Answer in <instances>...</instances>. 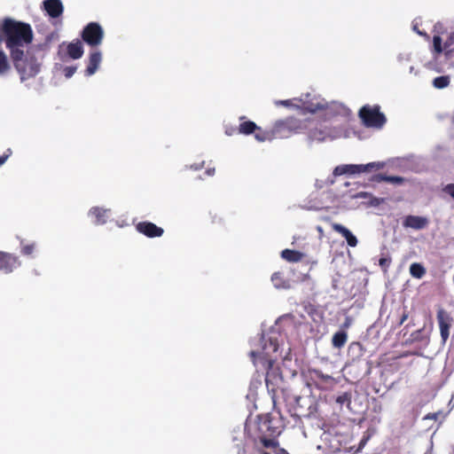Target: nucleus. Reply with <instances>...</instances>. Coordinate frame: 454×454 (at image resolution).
<instances>
[{"mask_svg": "<svg viewBox=\"0 0 454 454\" xmlns=\"http://www.w3.org/2000/svg\"><path fill=\"white\" fill-rule=\"evenodd\" d=\"M108 210L95 207L90 210V214L95 218L96 224H104L106 223Z\"/></svg>", "mask_w": 454, "mask_h": 454, "instance_id": "18", "label": "nucleus"}, {"mask_svg": "<svg viewBox=\"0 0 454 454\" xmlns=\"http://www.w3.org/2000/svg\"><path fill=\"white\" fill-rule=\"evenodd\" d=\"M102 56L100 51H95L90 54L88 66L85 69V75L90 76L96 73L101 62Z\"/></svg>", "mask_w": 454, "mask_h": 454, "instance_id": "15", "label": "nucleus"}, {"mask_svg": "<svg viewBox=\"0 0 454 454\" xmlns=\"http://www.w3.org/2000/svg\"><path fill=\"white\" fill-rule=\"evenodd\" d=\"M250 356L252 357L254 364L256 365L258 363H260L266 370V386L269 389L270 388L271 390H274V381H277L278 379L281 380L279 374L276 373L273 370L275 361L263 352L251 351Z\"/></svg>", "mask_w": 454, "mask_h": 454, "instance_id": "3", "label": "nucleus"}, {"mask_svg": "<svg viewBox=\"0 0 454 454\" xmlns=\"http://www.w3.org/2000/svg\"><path fill=\"white\" fill-rule=\"evenodd\" d=\"M333 175L334 176L347 175V166L346 165L337 166L333 170Z\"/></svg>", "mask_w": 454, "mask_h": 454, "instance_id": "34", "label": "nucleus"}, {"mask_svg": "<svg viewBox=\"0 0 454 454\" xmlns=\"http://www.w3.org/2000/svg\"><path fill=\"white\" fill-rule=\"evenodd\" d=\"M253 134H254L255 139L259 142L276 139L272 127L269 130H263L261 127L257 126V129Z\"/></svg>", "mask_w": 454, "mask_h": 454, "instance_id": "19", "label": "nucleus"}, {"mask_svg": "<svg viewBox=\"0 0 454 454\" xmlns=\"http://www.w3.org/2000/svg\"><path fill=\"white\" fill-rule=\"evenodd\" d=\"M43 9L51 18H59L62 15L64 6L60 0H44Z\"/></svg>", "mask_w": 454, "mask_h": 454, "instance_id": "12", "label": "nucleus"}, {"mask_svg": "<svg viewBox=\"0 0 454 454\" xmlns=\"http://www.w3.org/2000/svg\"><path fill=\"white\" fill-rule=\"evenodd\" d=\"M12 150L9 148L7 149L3 155L0 156V166H2L3 164L5 163V161L7 160V159L12 155Z\"/></svg>", "mask_w": 454, "mask_h": 454, "instance_id": "35", "label": "nucleus"}, {"mask_svg": "<svg viewBox=\"0 0 454 454\" xmlns=\"http://www.w3.org/2000/svg\"><path fill=\"white\" fill-rule=\"evenodd\" d=\"M304 309L305 311L307 312V314L314 320L316 321V317L318 316V310L317 309L312 305V304H308V305H305L304 306Z\"/></svg>", "mask_w": 454, "mask_h": 454, "instance_id": "30", "label": "nucleus"}, {"mask_svg": "<svg viewBox=\"0 0 454 454\" xmlns=\"http://www.w3.org/2000/svg\"><path fill=\"white\" fill-rule=\"evenodd\" d=\"M347 166V175H355L363 172L372 171L373 168L380 169L385 166L384 162H370L368 164H348Z\"/></svg>", "mask_w": 454, "mask_h": 454, "instance_id": "11", "label": "nucleus"}, {"mask_svg": "<svg viewBox=\"0 0 454 454\" xmlns=\"http://www.w3.org/2000/svg\"><path fill=\"white\" fill-rule=\"evenodd\" d=\"M36 248L35 243L27 244L23 240L20 241V253L25 256L32 255Z\"/></svg>", "mask_w": 454, "mask_h": 454, "instance_id": "24", "label": "nucleus"}, {"mask_svg": "<svg viewBox=\"0 0 454 454\" xmlns=\"http://www.w3.org/2000/svg\"><path fill=\"white\" fill-rule=\"evenodd\" d=\"M303 109L308 112L314 114L319 110H324L327 107V103L324 100L314 102H305L303 103Z\"/></svg>", "mask_w": 454, "mask_h": 454, "instance_id": "21", "label": "nucleus"}, {"mask_svg": "<svg viewBox=\"0 0 454 454\" xmlns=\"http://www.w3.org/2000/svg\"><path fill=\"white\" fill-rule=\"evenodd\" d=\"M404 182V178L397 176H387V182L395 184H402Z\"/></svg>", "mask_w": 454, "mask_h": 454, "instance_id": "32", "label": "nucleus"}, {"mask_svg": "<svg viewBox=\"0 0 454 454\" xmlns=\"http://www.w3.org/2000/svg\"><path fill=\"white\" fill-rule=\"evenodd\" d=\"M83 46L81 41L69 43L67 46V53L72 59H79L83 55Z\"/></svg>", "mask_w": 454, "mask_h": 454, "instance_id": "16", "label": "nucleus"}, {"mask_svg": "<svg viewBox=\"0 0 454 454\" xmlns=\"http://www.w3.org/2000/svg\"><path fill=\"white\" fill-rule=\"evenodd\" d=\"M429 220L426 216L419 215H407L403 221L404 228H411L413 230H423L428 226Z\"/></svg>", "mask_w": 454, "mask_h": 454, "instance_id": "10", "label": "nucleus"}, {"mask_svg": "<svg viewBox=\"0 0 454 454\" xmlns=\"http://www.w3.org/2000/svg\"><path fill=\"white\" fill-rule=\"evenodd\" d=\"M367 193L366 192H359L356 195V198H366L367 197Z\"/></svg>", "mask_w": 454, "mask_h": 454, "instance_id": "42", "label": "nucleus"}, {"mask_svg": "<svg viewBox=\"0 0 454 454\" xmlns=\"http://www.w3.org/2000/svg\"><path fill=\"white\" fill-rule=\"evenodd\" d=\"M454 44V32L451 33L447 40L444 42V50L446 51V55L452 51L450 47Z\"/></svg>", "mask_w": 454, "mask_h": 454, "instance_id": "31", "label": "nucleus"}, {"mask_svg": "<svg viewBox=\"0 0 454 454\" xmlns=\"http://www.w3.org/2000/svg\"><path fill=\"white\" fill-rule=\"evenodd\" d=\"M332 228L336 232L340 233L342 237H344L347 240V243L349 247H356L357 245V239L355 235L345 226L340 223H333Z\"/></svg>", "mask_w": 454, "mask_h": 454, "instance_id": "14", "label": "nucleus"}, {"mask_svg": "<svg viewBox=\"0 0 454 454\" xmlns=\"http://www.w3.org/2000/svg\"><path fill=\"white\" fill-rule=\"evenodd\" d=\"M348 325H349V324H348V322H346V323L344 324V326H345V327H348Z\"/></svg>", "mask_w": 454, "mask_h": 454, "instance_id": "44", "label": "nucleus"}, {"mask_svg": "<svg viewBox=\"0 0 454 454\" xmlns=\"http://www.w3.org/2000/svg\"><path fill=\"white\" fill-rule=\"evenodd\" d=\"M136 230L148 238L161 237L164 231L151 222L144 221L136 225Z\"/></svg>", "mask_w": 454, "mask_h": 454, "instance_id": "9", "label": "nucleus"}, {"mask_svg": "<svg viewBox=\"0 0 454 454\" xmlns=\"http://www.w3.org/2000/svg\"><path fill=\"white\" fill-rule=\"evenodd\" d=\"M239 454H243V453H239Z\"/></svg>", "mask_w": 454, "mask_h": 454, "instance_id": "45", "label": "nucleus"}, {"mask_svg": "<svg viewBox=\"0 0 454 454\" xmlns=\"http://www.w3.org/2000/svg\"><path fill=\"white\" fill-rule=\"evenodd\" d=\"M411 274L418 278L423 277L426 273L425 268L419 263H412L410 267Z\"/></svg>", "mask_w": 454, "mask_h": 454, "instance_id": "27", "label": "nucleus"}, {"mask_svg": "<svg viewBox=\"0 0 454 454\" xmlns=\"http://www.w3.org/2000/svg\"><path fill=\"white\" fill-rule=\"evenodd\" d=\"M246 430L254 445L251 454H288L279 447L277 437L281 429L273 425L270 416H259L254 422L246 425Z\"/></svg>", "mask_w": 454, "mask_h": 454, "instance_id": "1", "label": "nucleus"}, {"mask_svg": "<svg viewBox=\"0 0 454 454\" xmlns=\"http://www.w3.org/2000/svg\"><path fill=\"white\" fill-rule=\"evenodd\" d=\"M372 180L376 182H387V175L377 174L373 176Z\"/></svg>", "mask_w": 454, "mask_h": 454, "instance_id": "37", "label": "nucleus"}, {"mask_svg": "<svg viewBox=\"0 0 454 454\" xmlns=\"http://www.w3.org/2000/svg\"><path fill=\"white\" fill-rule=\"evenodd\" d=\"M450 84V76H438L433 80V86L436 89H444Z\"/></svg>", "mask_w": 454, "mask_h": 454, "instance_id": "25", "label": "nucleus"}, {"mask_svg": "<svg viewBox=\"0 0 454 454\" xmlns=\"http://www.w3.org/2000/svg\"><path fill=\"white\" fill-rule=\"evenodd\" d=\"M275 138H287L294 134L301 133L307 129L305 120H301L294 116H289L282 120H278L272 126Z\"/></svg>", "mask_w": 454, "mask_h": 454, "instance_id": "2", "label": "nucleus"}, {"mask_svg": "<svg viewBox=\"0 0 454 454\" xmlns=\"http://www.w3.org/2000/svg\"><path fill=\"white\" fill-rule=\"evenodd\" d=\"M271 280H272V281L281 280V273H280V272H275V273L271 276Z\"/></svg>", "mask_w": 454, "mask_h": 454, "instance_id": "41", "label": "nucleus"}, {"mask_svg": "<svg viewBox=\"0 0 454 454\" xmlns=\"http://www.w3.org/2000/svg\"><path fill=\"white\" fill-rule=\"evenodd\" d=\"M437 321L442 340L445 342L450 336V330L454 323V317L450 312L439 307L437 309Z\"/></svg>", "mask_w": 454, "mask_h": 454, "instance_id": "7", "label": "nucleus"}, {"mask_svg": "<svg viewBox=\"0 0 454 454\" xmlns=\"http://www.w3.org/2000/svg\"><path fill=\"white\" fill-rule=\"evenodd\" d=\"M359 117L369 128H381L386 123L385 115L380 113V106H364L359 110Z\"/></svg>", "mask_w": 454, "mask_h": 454, "instance_id": "4", "label": "nucleus"}, {"mask_svg": "<svg viewBox=\"0 0 454 454\" xmlns=\"http://www.w3.org/2000/svg\"><path fill=\"white\" fill-rule=\"evenodd\" d=\"M75 72H76V67H74V66L65 67L63 69V74L66 78H71Z\"/></svg>", "mask_w": 454, "mask_h": 454, "instance_id": "33", "label": "nucleus"}, {"mask_svg": "<svg viewBox=\"0 0 454 454\" xmlns=\"http://www.w3.org/2000/svg\"><path fill=\"white\" fill-rule=\"evenodd\" d=\"M309 137L311 140H317V141H324L325 140V133L321 129H310L309 133Z\"/></svg>", "mask_w": 454, "mask_h": 454, "instance_id": "29", "label": "nucleus"}, {"mask_svg": "<svg viewBox=\"0 0 454 454\" xmlns=\"http://www.w3.org/2000/svg\"><path fill=\"white\" fill-rule=\"evenodd\" d=\"M20 264L21 262L17 255L0 251V271L9 274L18 269Z\"/></svg>", "mask_w": 454, "mask_h": 454, "instance_id": "8", "label": "nucleus"}, {"mask_svg": "<svg viewBox=\"0 0 454 454\" xmlns=\"http://www.w3.org/2000/svg\"><path fill=\"white\" fill-rule=\"evenodd\" d=\"M348 333L344 331L335 333L332 338V344L335 348H341L347 342Z\"/></svg>", "mask_w": 454, "mask_h": 454, "instance_id": "20", "label": "nucleus"}, {"mask_svg": "<svg viewBox=\"0 0 454 454\" xmlns=\"http://www.w3.org/2000/svg\"><path fill=\"white\" fill-rule=\"evenodd\" d=\"M307 377L314 386L321 390H332L338 384V380L331 375L323 373L318 369H309Z\"/></svg>", "mask_w": 454, "mask_h": 454, "instance_id": "6", "label": "nucleus"}, {"mask_svg": "<svg viewBox=\"0 0 454 454\" xmlns=\"http://www.w3.org/2000/svg\"><path fill=\"white\" fill-rule=\"evenodd\" d=\"M10 67L7 56L3 51H0V75L5 74L10 70Z\"/></svg>", "mask_w": 454, "mask_h": 454, "instance_id": "26", "label": "nucleus"}, {"mask_svg": "<svg viewBox=\"0 0 454 454\" xmlns=\"http://www.w3.org/2000/svg\"><path fill=\"white\" fill-rule=\"evenodd\" d=\"M257 129V125L252 121H246L239 124V131L244 135H251Z\"/></svg>", "mask_w": 454, "mask_h": 454, "instance_id": "22", "label": "nucleus"}, {"mask_svg": "<svg viewBox=\"0 0 454 454\" xmlns=\"http://www.w3.org/2000/svg\"><path fill=\"white\" fill-rule=\"evenodd\" d=\"M81 37L88 45L97 47L102 43L104 30L98 22H90L83 27Z\"/></svg>", "mask_w": 454, "mask_h": 454, "instance_id": "5", "label": "nucleus"}, {"mask_svg": "<svg viewBox=\"0 0 454 454\" xmlns=\"http://www.w3.org/2000/svg\"><path fill=\"white\" fill-rule=\"evenodd\" d=\"M433 46H434V51L439 55L441 54L444 50V45L442 46V41L440 35H434L433 37Z\"/></svg>", "mask_w": 454, "mask_h": 454, "instance_id": "28", "label": "nucleus"}, {"mask_svg": "<svg viewBox=\"0 0 454 454\" xmlns=\"http://www.w3.org/2000/svg\"><path fill=\"white\" fill-rule=\"evenodd\" d=\"M365 348L359 341H353L348 348V357L352 362L359 361L364 355Z\"/></svg>", "mask_w": 454, "mask_h": 454, "instance_id": "13", "label": "nucleus"}, {"mask_svg": "<svg viewBox=\"0 0 454 454\" xmlns=\"http://www.w3.org/2000/svg\"><path fill=\"white\" fill-rule=\"evenodd\" d=\"M352 395L350 392H344L335 397V403L341 408L343 405L349 407Z\"/></svg>", "mask_w": 454, "mask_h": 454, "instance_id": "23", "label": "nucleus"}, {"mask_svg": "<svg viewBox=\"0 0 454 454\" xmlns=\"http://www.w3.org/2000/svg\"><path fill=\"white\" fill-rule=\"evenodd\" d=\"M408 318V313L406 311H404L400 318V321L398 323V325H403L406 319Z\"/></svg>", "mask_w": 454, "mask_h": 454, "instance_id": "40", "label": "nucleus"}, {"mask_svg": "<svg viewBox=\"0 0 454 454\" xmlns=\"http://www.w3.org/2000/svg\"><path fill=\"white\" fill-rule=\"evenodd\" d=\"M270 345L272 346L273 351L278 350V346L275 343L270 342Z\"/></svg>", "mask_w": 454, "mask_h": 454, "instance_id": "43", "label": "nucleus"}, {"mask_svg": "<svg viewBox=\"0 0 454 454\" xmlns=\"http://www.w3.org/2000/svg\"><path fill=\"white\" fill-rule=\"evenodd\" d=\"M277 106H292V101L290 99L286 100H279L276 102Z\"/></svg>", "mask_w": 454, "mask_h": 454, "instance_id": "39", "label": "nucleus"}, {"mask_svg": "<svg viewBox=\"0 0 454 454\" xmlns=\"http://www.w3.org/2000/svg\"><path fill=\"white\" fill-rule=\"evenodd\" d=\"M445 192L450 194L452 198H454V184H448L446 187H445Z\"/></svg>", "mask_w": 454, "mask_h": 454, "instance_id": "38", "label": "nucleus"}, {"mask_svg": "<svg viewBox=\"0 0 454 454\" xmlns=\"http://www.w3.org/2000/svg\"><path fill=\"white\" fill-rule=\"evenodd\" d=\"M390 262L391 259L387 257H382L379 261V264L382 269H387L390 265Z\"/></svg>", "mask_w": 454, "mask_h": 454, "instance_id": "36", "label": "nucleus"}, {"mask_svg": "<svg viewBox=\"0 0 454 454\" xmlns=\"http://www.w3.org/2000/svg\"><path fill=\"white\" fill-rule=\"evenodd\" d=\"M281 257L288 262H298L305 257V254L297 250L284 249L281 252Z\"/></svg>", "mask_w": 454, "mask_h": 454, "instance_id": "17", "label": "nucleus"}]
</instances>
